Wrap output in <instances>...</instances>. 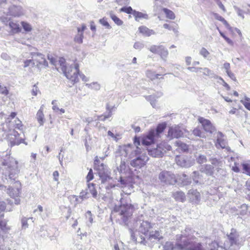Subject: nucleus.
I'll return each instance as SVG.
<instances>
[{
	"instance_id": "1a4fd4ad",
	"label": "nucleus",
	"mask_w": 250,
	"mask_h": 250,
	"mask_svg": "<svg viewBox=\"0 0 250 250\" xmlns=\"http://www.w3.org/2000/svg\"><path fill=\"white\" fill-rule=\"evenodd\" d=\"M25 12V10L21 6L12 4L9 7L7 15L14 18H19L24 16Z\"/></svg>"
},
{
	"instance_id": "a878e982",
	"label": "nucleus",
	"mask_w": 250,
	"mask_h": 250,
	"mask_svg": "<svg viewBox=\"0 0 250 250\" xmlns=\"http://www.w3.org/2000/svg\"><path fill=\"white\" fill-rule=\"evenodd\" d=\"M172 196L177 201L183 202L186 200L185 193L181 191H177L173 192Z\"/></svg>"
},
{
	"instance_id": "13d9d810",
	"label": "nucleus",
	"mask_w": 250,
	"mask_h": 250,
	"mask_svg": "<svg viewBox=\"0 0 250 250\" xmlns=\"http://www.w3.org/2000/svg\"><path fill=\"white\" fill-rule=\"evenodd\" d=\"M99 22L101 24H102L103 26H105L108 29H110L111 28V26L109 25L107 21L104 18L100 19L99 20Z\"/></svg>"
},
{
	"instance_id": "412c9836",
	"label": "nucleus",
	"mask_w": 250,
	"mask_h": 250,
	"mask_svg": "<svg viewBox=\"0 0 250 250\" xmlns=\"http://www.w3.org/2000/svg\"><path fill=\"white\" fill-rule=\"evenodd\" d=\"M189 197L195 203L198 202L200 200V193L196 189H191L188 190V193Z\"/></svg>"
},
{
	"instance_id": "bb28decb",
	"label": "nucleus",
	"mask_w": 250,
	"mask_h": 250,
	"mask_svg": "<svg viewBox=\"0 0 250 250\" xmlns=\"http://www.w3.org/2000/svg\"><path fill=\"white\" fill-rule=\"evenodd\" d=\"M133 16L134 17L136 21H139L140 19H145L146 20H148L149 19L148 15L147 14L136 10L133 13Z\"/></svg>"
},
{
	"instance_id": "0e129e2a",
	"label": "nucleus",
	"mask_w": 250,
	"mask_h": 250,
	"mask_svg": "<svg viewBox=\"0 0 250 250\" xmlns=\"http://www.w3.org/2000/svg\"><path fill=\"white\" fill-rule=\"evenodd\" d=\"M94 178L92 170L91 169L89 171L88 174L86 176V180L87 182L92 180Z\"/></svg>"
},
{
	"instance_id": "e433bc0d",
	"label": "nucleus",
	"mask_w": 250,
	"mask_h": 250,
	"mask_svg": "<svg viewBox=\"0 0 250 250\" xmlns=\"http://www.w3.org/2000/svg\"><path fill=\"white\" fill-rule=\"evenodd\" d=\"M179 180L181 181L184 186L189 185L191 183L190 179L185 173H183L180 177Z\"/></svg>"
},
{
	"instance_id": "393cba45",
	"label": "nucleus",
	"mask_w": 250,
	"mask_h": 250,
	"mask_svg": "<svg viewBox=\"0 0 250 250\" xmlns=\"http://www.w3.org/2000/svg\"><path fill=\"white\" fill-rule=\"evenodd\" d=\"M149 232V234L148 233L146 236L148 240H151L152 239H158V240H160L161 239L163 238V237L160 235L158 230H150Z\"/></svg>"
},
{
	"instance_id": "49530a36",
	"label": "nucleus",
	"mask_w": 250,
	"mask_h": 250,
	"mask_svg": "<svg viewBox=\"0 0 250 250\" xmlns=\"http://www.w3.org/2000/svg\"><path fill=\"white\" fill-rule=\"evenodd\" d=\"M21 24L22 25L23 29L26 32H30L32 29L31 25L26 21H21Z\"/></svg>"
},
{
	"instance_id": "423d86ee",
	"label": "nucleus",
	"mask_w": 250,
	"mask_h": 250,
	"mask_svg": "<svg viewBox=\"0 0 250 250\" xmlns=\"http://www.w3.org/2000/svg\"><path fill=\"white\" fill-rule=\"evenodd\" d=\"M176 237L175 246L171 242H167L163 246V250H188L185 248L184 244L191 242L192 238L183 234L177 235Z\"/></svg>"
},
{
	"instance_id": "6e6552de",
	"label": "nucleus",
	"mask_w": 250,
	"mask_h": 250,
	"mask_svg": "<svg viewBox=\"0 0 250 250\" xmlns=\"http://www.w3.org/2000/svg\"><path fill=\"white\" fill-rule=\"evenodd\" d=\"M194 239L192 238L191 242L188 244L185 243V248L188 250H204L201 243L195 242ZM218 244L216 242H213L209 245L208 250H218Z\"/></svg>"
},
{
	"instance_id": "0eeeda50",
	"label": "nucleus",
	"mask_w": 250,
	"mask_h": 250,
	"mask_svg": "<svg viewBox=\"0 0 250 250\" xmlns=\"http://www.w3.org/2000/svg\"><path fill=\"white\" fill-rule=\"evenodd\" d=\"M159 179L161 183L166 185H173L177 182L175 175L171 172L163 171L159 175Z\"/></svg>"
},
{
	"instance_id": "c9c22d12",
	"label": "nucleus",
	"mask_w": 250,
	"mask_h": 250,
	"mask_svg": "<svg viewBox=\"0 0 250 250\" xmlns=\"http://www.w3.org/2000/svg\"><path fill=\"white\" fill-rule=\"evenodd\" d=\"M88 190H89V194H91L93 197L96 198L97 196V191L95 188L94 184H88Z\"/></svg>"
},
{
	"instance_id": "5fc2aeb1",
	"label": "nucleus",
	"mask_w": 250,
	"mask_h": 250,
	"mask_svg": "<svg viewBox=\"0 0 250 250\" xmlns=\"http://www.w3.org/2000/svg\"><path fill=\"white\" fill-rule=\"evenodd\" d=\"M241 211H240V214L242 215H244L246 214L248 209V206L245 204H244L242 205L240 207Z\"/></svg>"
},
{
	"instance_id": "a211bd4d",
	"label": "nucleus",
	"mask_w": 250,
	"mask_h": 250,
	"mask_svg": "<svg viewBox=\"0 0 250 250\" xmlns=\"http://www.w3.org/2000/svg\"><path fill=\"white\" fill-rule=\"evenodd\" d=\"M99 162V160H95V161H94V163H95L94 169H96L98 171V173L99 175L107 174V173L110 172L107 166L105 165H104L103 163H102L100 165L96 166V162Z\"/></svg>"
},
{
	"instance_id": "603ef678",
	"label": "nucleus",
	"mask_w": 250,
	"mask_h": 250,
	"mask_svg": "<svg viewBox=\"0 0 250 250\" xmlns=\"http://www.w3.org/2000/svg\"><path fill=\"white\" fill-rule=\"evenodd\" d=\"M30 65H31L32 66H35V62H34V59L26 60L24 61L23 67L24 68L30 66Z\"/></svg>"
},
{
	"instance_id": "69168bd1",
	"label": "nucleus",
	"mask_w": 250,
	"mask_h": 250,
	"mask_svg": "<svg viewBox=\"0 0 250 250\" xmlns=\"http://www.w3.org/2000/svg\"><path fill=\"white\" fill-rule=\"evenodd\" d=\"M234 8L237 12L238 15L242 17L243 19H244V16L242 14V10L240 9L239 8L237 7L236 6H234Z\"/></svg>"
},
{
	"instance_id": "37998d69",
	"label": "nucleus",
	"mask_w": 250,
	"mask_h": 250,
	"mask_svg": "<svg viewBox=\"0 0 250 250\" xmlns=\"http://www.w3.org/2000/svg\"><path fill=\"white\" fill-rule=\"evenodd\" d=\"M209 161L215 167H221L222 164V162L216 158L211 157L209 158Z\"/></svg>"
},
{
	"instance_id": "9b49d317",
	"label": "nucleus",
	"mask_w": 250,
	"mask_h": 250,
	"mask_svg": "<svg viewBox=\"0 0 250 250\" xmlns=\"http://www.w3.org/2000/svg\"><path fill=\"white\" fill-rule=\"evenodd\" d=\"M148 160V157L145 154L142 153L136 157V158L130 161V165L136 168H140L145 166Z\"/></svg>"
},
{
	"instance_id": "c756f323",
	"label": "nucleus",
	"mask_w": 250,
	"mask_h": 250,
	"mask_svg": "<svg viewBox=\"0 0 250 250\" xmlns=\"http://www.w3.org/2000/svg\"><path fill=\"white\" fill-rule=\"evenodd\" d=\"M139 30L140 33L146 36H150L151 35L155 34V32L152 29H149L145 26H141L139 28Z\"/></svg>"
},
{
	"instance_id": "c85d7f7f",
	"label": "nucleus",
	"mask_w": 250,
	"mask_h": 250,
	"mask_svg": "<svg viewBox=\"0 0 250 250\" xmlns=\"http://www.w3.org/2000/svg\"><path fill=\"white\" fill-rule=\"evenodd\" d=\"M39 211L40 212V215L43 219L46 218L49 213V211L47 209H43L42 206L39 205L37 209L34 210V212Z\"/></svg>"
},
{
	"instance_id": "4468645a",
	"label": "nucleus",
	"mask_w": 250,
	"mask_h": 250,
	"mask_svg": "<svg viewBox=\"0 0 250 250\" xmlns=\"http://www.w3.org/2000/svg\"><path fill=\"white\" fill-rule=\"evenodd\" d=\"M148 49L151 52L159 55L164 61L166 60L168 53L167 50L164 46L153 45L151 46Z\"/></svg>"
},
{
	"instance_id": "79ce46f5",
	"label": "nucleus",
	"mask_w": 250,
	"mask_h": 250,
	"mask_svg": "<svg viewBox=\"0 0 250 250\" xmlns=\"http://www.w3.org/2000/svg\"><path fill=\"white\" fill-rule=\"evenodd\" d=\"M0 229L3 232H7L9 229L7 227V222L5 219L0 221Z\"/></svg>"
},
{
	"instance_id": "774afa93",
	"label": "nucleus",
	"mask_w": 250,
	"mask_h": 250,
	"mask_svg": "<svg viewBox=\"0 0 250 250\" xmlns=\"http://www.w3.org/2000/svg\"><path fill=\"white\" fill-rule=\"evenodd\" d=\"M89 85L96 90H99L100 88V85L97 83H93L89 84Z\"/></svg>"
},
{
	"instance_id": "de8ad7c7",
	"label": "nucleus",
	"mask_w": 250,
	"mask_h": 250,
	"mask_svg": "<svg viewBox=\"0 0 250 250\" xmlns=\"http://www.w3.org/2000/svg\"><path fill=\"white\" fill-rule=\"evenodd\" d=\"M120 11L128 14L133 15V13L135 10H133L131 6H124L121 8Z\"/></svg>"
},
{
	"instance_id": "a19ab883",
	"label": "nucleus",
	"mask_w": 250,
	"mask_h": 250,
	"mask_svg": "<svg viewBox=\"0 0 250 250\" xmlns=\"http://www.w3.org/2000/svg\"><path fill=\"white\" fill-rule=\"evenodd\" d=\"M163 11L166 14L167 18L171 20H173L175 19V14L172 11L167 8H164Z\"/></svg>"
},
{
	"instance_id": "7ed1b4c3",
	"label": "nucleus",
	"mask_w": 250,
	"mask_h": 250,
	"mask_svg": "<svg viewBox=\"0 0 250 250\" xmlns=\"http://www.w3.org/2000/svg\"><path fill=\"white\" fill-rule=\"evenodd\" d=\"M227 236L229 241L224 243L225 250H238L245 241V238L241 237L240 232L235 229H231Z\"/></svg>"
},
{
	"instance_id": "58836bf2",
	"label": "nucleus",
	"mask_w": 250,
	"mask_h": 250,
	"mask_svg": "<svg viewBox=\"0 0 250 250\" xmlns=\"http://www.w3.org/2000/svg\"><path fill=\"white\" fill-rule=\"evenodd\" d=\"M162 95V93L161 92H159L157 93L156 96L152 95L148 96V100L150 101V104L152 106L154 107L155 105V104L154 101L155 100V98H158L161 97Z\"/></svg>"
},
{
	"instance_id": "f03ea898",
	"label": "nucleus",
	"mask_w": 250,
	"mask_h": 250,
	"mask_svg": "<svg viewBox=\"0 0 250 250\" xmlns=\"http://www.w3.org/2000/svg\"><path fill=\"white\" fill-rule=\"evenodd\" d=\"M124 193V191L121 193L120 205L115 206L114 211L119 213V214L121 216V219L122 220L125 225H127L129 219L132 215L134 207L130 203V199L127 196L125 197Z\"/></svg>"
},
{
	"instance_id": "7c9ffc66",
	"label": "nucleus",
	"mask_w": 250,
	"mask_h": 250,
	"mask_svg": "<svg viewBox=\"0 0 250 250\" xmlns=\"http://www.w3.org/2000/svg\"><path fill=\"white\" fill-rule=\"evenodd\" d=\"M36 118L40 125H43L44 122V118L42 107H41L40 109L38 111L36 114Z\"/></svg>"
},
{
	"instance_id": "4c0bfd02",
	"label": "nucleus",
	"mask_w": 250,
	"mask_h": 250,
	"mask_svg": "<svg viewBox=\"0 0 250 250\" xmlns=\"http://www.w3.org/2000/svg\"><path fill=\"white\" fill-rule=\"evenodd\" d=\"M177 164L182 167H188L190 164L188 161L185 159L184 158H180L177 161Z\"/></svg>"
},
{
	"instance_id": "8fccbe9b",
	"label": "nucleus",
	"mask_w": 250,
	"mask_h": 250,
	"mask_svg": "<svg viewBox=\"0 0 250 250\" xmlns=\"http://www.w3.org/2000/svg\"><path fill=\"white\" fill-rule=\"evenodd\" d=\"M110 18L118 25H121L123 23L122 20L113 14H110Z\"/></svg>"
},
{
	"instance_id": "2eb2a0df",
	"label": "nucleus",
	"mask_w": 250,
	"mask_h": 250,
	"mask_svg": "<svg viewBox=\"0 0 250 250\" xmlns=\"http://www.w3.org/2000/svg\"><path fill=\"white\" fill-rule=\"evenodd\" d=\"M20 134L16 130H13L12 133L10 134L8 136L9 141L10 142L11 146L19 145L21 143H24L26 145L27 144L24 141V140L19 138Z\"/></svg>"
},
{
	"instance_id": "72a5a7b5",
	"label": "nucleus",
	"mask_w": 250,
	"mask_h": 250,
	"mask_svg": "<svg viewBox=\"0 0 250 250\" xmlns=\"http://www.w3.org/2000/svg\"><path fill=\"white\" fill-rule=\"evenodd\" d=\"M110 172L103 175H99L102 184H106L109 181H112V178L110 176Z\"/></svg>"
},
{
	"instance_id": "f257e3e1",
	"label": "nucleus",
	"mask_w": 250,
	"mask_h": 250,
	"mask_svg": "<svg viewBox=\"0 0 250 250\" xmlns=\"http://www.w3.org/2000/svg\"><path fill=\"white\" fill-rule=\"evenodd\" d=\"M2 165L6 167L2 173V180L3 183L15 185L13 187H9L7 193L11 197H18L21 189V183L17 180L19 172L18 162L13 158H9L8 160H3Z\"/></svg>"
},
{
	"instance_id": "c03bdc74",
	"label": "nucleus",
	"mask_w": 250,
	"mask_h": 250,
	"mask_svg": "<svg viewBox=\"0 0 250 250\" xmlns=\"http://www.w3.org/2000/svg\"><path fill=\"white\" fill-rule=\"evenodd\" d=\"M114 181H109L107 182V185L105 186V188L107 190H109L111 189L114 188L116 186L119 187V184H116L113 182Z\"/></svg>"
},
{
	"instance_id": "4d7b16f0",
	"label": "nucleus",
	"mask_w": 250,
	"mask_h": 250,
	"mask_svg": "<svg viewBox=\"0 0 250 250\" xmlns=\"http://www.w3.org/2000/svg\"><path fill=\"white\" fill-rule=\"evenodd\" d=\"M9 93L7 87L0 84V93L4 95H7Z\"/></svg>"
},
{
	"instance_id": "a18cd8bd",
	"label": "nucleus",
	"mask_w": 250,
	"mask_h": 250,
	"mask_svg": "<svg viewBox=\"0 0 250 250\" xmlns=\"http://www.w3.org/2000/svg\"><path fill=\"white\" fill-rule=\"evenodd\" d=\"M89 192L88 188L84 190H82L80 193V197L83 200L87 199L89 197Z\"/></svg>"
},
{
	"instance_id": "6ab92c4d",
	"label": "nucleus",
	"mask_w": 250,
	"mask_h": 250,
	"mask_svg": "<svg viewBox=\"0 0 250 250\" xmlns=\"http://www.w3.org/2000/svg\"><path fill=\"white\" fill-rule=\"evenodd\" d=\"M166 152L162 147L161 145L157 146L155 148H152L148 150L149 154L154 157H161L163 155V152Z\"/></svg>"
},
{
	"instance_id": "5701e85b",
	"label": "nucleus",
	"mask_w": 250,
	"mask_h": 250,
	"mask_svg": "<svg viewBox=\"0 0 250 250\" xmlns=\"http://www.w3.org/2000/svg\"><path fill=\"white\" fill-rule=\"evenodd\" d=\"M200 170L201 172H204L208 175L211 176L213 174L214 167L211 165H205L202 166Z\"/></svg>"
},
{
	"instance_id": "6e6d98bb",
	"label": "nucleus",
	"mask_w": 250,
	"mask_h": 250,
	"mask_svg": "<svg viewBox=\"0 0 250 250\" xmlns=\"http://www.w3.org/2000/svg\"><path fill=\"white\" fill-rule=\"evenodd\" d=\"M199 54L204 58H207L209 55V52L204 47H202L199 52Z\"/></svg>"
},
{
	"instance_id": "ea45409f",
	"label": "nucleus",
	"mask_w": 250,
	"mask_h": 250,
	"mask_svg": "<svg viewBox=\"0 0 250 250\" xmlns=\"http://www.w3.org/2000/svg\"><path fill=\"white\" fill-rule=\"evenodd\" d=\"M83 33L78 32V34L74 37V41L78 43L81 44L83 43Z\"/></svg>"
},
{
	"instance_id": "39448f33",
	"label": "nucleus",
	"mask_w": 250,
	"mask_h": 250,
	"mask_svg": "<svg viewBox=\"0 0 250 250\" xmlns=\"http://www.w3.org/2000/svg\"><path fill=\"white\" fill-rule=\"evenodd\" d=\"M154 225V224H151L147 221H142L140 219H139L135 222V229L137 228L136 230H138L139 232L144 234L145 236H147L148 232L153 228ZM134 229V228H130L129 229V231L131 240L134 242H136L137 238L135 235Z\"/></svg>"
},
{
	"instance_id": "3c124183",
	"label": "nucleus",
	"mask_w": 250,
	"mask_h": 250,
	"mask_svg": "<svg viewBox=\"0 0 250 250\" xmlns=\"http://www.w3.org/2000/svg\"><path fill=\"white\" fill-rule=\"evenodd\" d=\"M85 216H86V217L88 219V220L89 221V223L87 224V225L88 226H90V225H91V224H92V223L93 222V216H92V214L91 211H89V210L87 211L86 212Z\"/></svg>"
},
{
	"instance_id": "09e8293b",
	"label": "nucleus",
	"mask_w": 250,
	"mask_h": 250,
	"mask_svg": "<svg viewBox=\"0 0 250 250\" xmlns=\"http://www.w3.org/2000/svg\"><path fill=\"white\" fill-rule=\"evenodd\" d=\"M196 161L198 164H202L207 162V159L206 156L204 155H199L196 158Z\"/></svg>"
},
{
	"instance_id": "cd10ccee",
	"label": "nucleus",
	"mask_w": 250,
	"mask_h": 250,
	"mask_svg": "<svg viewBox=\"0 0 250 250\" xmlns=\"http://www.w3.org/2000/svg\"><path fill=\"white\" fill-rule=\"evenodd\" d=\"M201 72L203 73L204 75L208 76L210 78L216 79L218 78L217 75L215 74L212 71L207 67H201Z\"/></svg>"
},
{
	"instance_id": "e2e57ef3",
	"label": "nucleus",
	"mask_w": 250,
	"mask_h": 250,
	"mask_svg": "<svg viewBox=\"0 0 250 250\" xmlns=\"http://www.w3.org/2000/svg\"><path fill=\"white\" fill-rule=\"evenodd\" d=\"M15 128L21 130L22 129V124L21 122L19 120L16 121L15 123Z\"/></svg>"
},
{
	"instance_id": "473e14b6",
	"label": "nucleus",
	"mask_w": 250,
	"mask_h": 250,
	"mask_svg": "<svg viewBox=\"0 0 250 250\" xmlns=\"http://www.w3.org/2000/svg\"><path fill=\"white\" fill-rule=\"evenodd\" d=\"M29 220H31L32 222H34L33 217H22L21 219V229H25L28 227V221Z\"/></svg>"
},
{
	"instance_id": "ddd939ff",
	"label": "nucleus",
	"mask_w": 250,
	"mask_h": 250,
	"mask_svg": "<svg viewBox=\"0 0 250 250\" xmlns=\"http://www.w3.org/2000/svg\"><path fill=\"white\" fill-rule=\"evenodd\" d=\"M31 55L34 59V62H36L37 64L35 65L39 69H41L42 67L45 68L48 66V62L43 54L40 53L31 52Z\"/></svg>"
},
{
	"instance_id": "f8f14e48",
	"label": "nucleus",
	"mask_w": 250,
	"mask_h": 250,
	"mask_svg": "<svg viewBox=\"0 0 250 250\" xmlns=\"http://www.w3.org/2000/svg\"><path fill=\"white\" fill-rule=\"evenodd\" d=\"M52 230H55V228L53 227H48L46 225L41 226L37 233L42 237H48L51 240H55L58 234L54 233V234L52 235L51 233H49V231H51Z\"/></svg>"
},
{
	"instance_id": "b1692460",
	"label": "nucleus",
	"mask_w": 250,
	"mask_h": 250,
	"mask_svg": "<svg viewBox=\"0 0 250 250\" xmlns=\"http://www.w3.org/2000/svg\"><path fill=\"white\" fill-rule=\"evenodd\" d=\"M201 173L200 170L195 171L192 173V177L195 183L201 184L204 182L203 176Z\"/></svg>"
},
{
	"instance_id": "9d476101",
	"label": "nucleus",
	"mask_w": 250,
	"mask_h": 250,
	"mask_svg": "<svg viewBox=\"0 0 250 250\" xmlns=\"http://www.w3.org/2000/svg\"><path fill=\"white\" fill-rule=\"evenodd\" d=\"M184 129L179 125H172L168 131V137L170 139L179 138L183 136Z\"/></svg>"
},
{
	"instance_id": "4be33fe9",
	"label": "nucleus",
	"mask_w": 250,
	"mask_h": 250,
	"mask_svg": "<svg viewBox=\"0 0 250 250\" xmlns=\"http://www.w3.org/2000/svg\"><path fill=\"white\" fill-rule=\"evenodd\" d=\"M8 26L11 29V33L13 34L19 33L21 32V29L17 22L10 21L8 23Z\"/></svg>"
},
{
	"instance_id": "338daca9",
	"label": "nucleus",
	"mask_w": 250,
	"mask_h": 250,
	"mask_svg": "<svg viewBox=\"0 0 250 250\" xmlns=\"http://www.w3.org/2000/svg\"><path fill=\"white\" fill-rule=\"evenodd\" d=\"M240 102L246 108L250 111V102H247L242 100H241Z\"/></svg>"
},
{
	"instance_id": "f704fd0d",
	"label": "nucleus",
	"mask_w": 250,
	"mask_h": 250,
	"mask_svg": "<svg viewBox=\"0 0 250 250\" xmlns=\"http://www.w3.org/2000/svg\"><path fill=\"white\" fill-rule=\"evenodd\" d=\"M166 123H162L159 124L155 130V135L158 136L160 133H161L166 128Z\"/></svg>"
},
{
	"instance_id": "aec40b11",
	"label": "nucleus",
	"mask_w": 250,
	"mask_h": 250,
	"mask_svg": "<svg viewBox=\"0 0 250 250\" xmlns=\"http://www.w3.org/2000/svg\"><path fill=\"white\" fill-rule=\"evenodd\" d=\"M224 135L222 132H219L218 133L217 142L216 144V146L217 148L220 147L222 148H225L226 146H227V142L224 139Z\"/></svg>"
},
{
	"instance_id": "2f4dec72",
	"label": "nucleus",
	"mask_w": 250,
	"mask_h": 250,
	"mask_svg": "<svg viewBox=\"0 0 250 250\" xmlns=\"http://www.w3.org/2000/svg\"><path fill=\"white\" fill-rule=\"evenodd\" d=\"M106 109L108 110V113L107 115H101L99 116H98V120L104 121L106 119H108L110 118L112 116V109L113 108V107H110L108 104H106Z\"/></svg>"
},
{
	"instance_id": "864d4df0",
	"label": "nucleus",
	"mask_w": 250,
	"mask_h": 250,
	"mask_svg": "<svg viewBox=\"0 0 250 250\" xmlns=\"http://www.w3.org/2000/svg\"><path fill=\"white\" fill-rule=\"evenodd\" d=\"M243 169L245 173L249 176H250V165L248 163H243L242 164Z\"/></svg>"
},
{
	"instance_id": "f3484780",
	"label": "nucleus",
	"mask_w": 250,
	"mask_h": 250,
	"mask_svg": "<svg viewBox=\"0 0 250 250\" xmlns=\"http://www.w3.org/2000/svg\"><path fill=\"white\" fill-rule=\"evenodd\" d=\"M198 120L202 124L205 131L209 132V133H212L214 131L215 128L212 125L210 121L205 119L203 117H200Z\"/></svg>"
},
{
	"instance_id": "052dcab7",
	"label": "nucleus",
	"mask_w": 250,
	"mask_h": 250,
	"mask_svg": "<svg viewBox=\"0 0 250 250\" xmlns=\"http://www.w3.org/2000/svg\"><path fill=\"white\" fill-rule=\"evenodd\" d=\"M187 69L191 72L195 73H197L198 71H201V67H196L194 66H188L187 68Z\"/></svg>"
},
{
	"instance_id": "bf43d9fd",
	"label": "nucleus",
	"mask_w": 250,
	"mask_h": 250,
	"mask_svg": "<svg viewBox=\"0 0 250 250\" xmlns=\"http://www.w3.org/2000/svg\"><path fill=\"white\" fill-rule=\"evenodd\" d=\"M193 134H194V135H195L196 136H198V137H204V135H203V133L200 130V129H199V128H195L193 130Z\"/></svg>"
},
{
	"instance_id": "dca6fc26",
	"label": "nucleus",
	"mask_w": 250,
	"mask_h": 250,
	"mask_svg": "<svg viewBox=\"0 0 250 250\" xmlns=\"http://www.w3.org/2000/svg\"><path fill=\"white\" fill-rule=\"evenodd\" d=\"M156 136L155 135L154 129H151L148 134L144 137L142 141V143L144 146H149L155 142V138Z\"/></svg>"
},
{
	"instance_id": "680f3d73",
	"label": "nucleus",
	"mask_w": 250,
	"mask_h": 250,
	"mask_svg": "<svg viewBox=\"0 0 250 250\" xmlns=\"http://www.w3.org/2000/svg\"><path fill=\"white\" fill-rule=\"evenodd\" d=\"M133 46L136 49L141 50L144 47V44L140 42H136L134 43Z\"/></svg>"
},
{
	"instance_id": "20e7f679",
	"label": "nucleus",
	"mask_w": 250,
	"mask_h": 250,
	"mask_svg": "<svg viewBox=\"0 0 250 250\" xmlns=\"http://www.w3.org/2000/svg\"><path fill=\"white\" fill-rule=\"evenodd\" d=\"M60 68L65 77L70 80L73 83L79 81L78 74L79 73V66L78 63H75L72 65H67L65 61L62 58L59 60Z\"/></svg>"
}]
</instances>
